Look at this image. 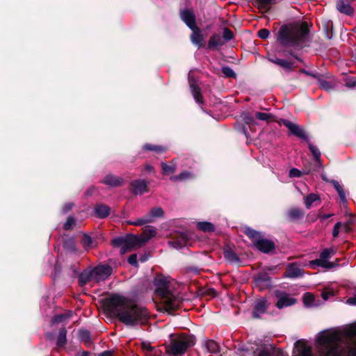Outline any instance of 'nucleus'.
<instances>
[{"label":"nucleus","instance_id":"obj_17","mask_svg":"<svg viewBox=\"0 0 356 356\" xmlns=\"http://www.w3.org/2000/svg\"><path fill=\"white\" fill-rule=\"evenodd\" d=\"M254 248L262 253L270 254L275 250L276 245L273 241L262 237L261 240L257 241Z\"/></svg>","mask_w":356,"mask_h":356},{"label":"nucleus","instance_id":"obj_22","mask_svg":"<svg viewBox=\"0 0 356 356\" xmlns=\"http://www.w3.org/2000/svg\"><path fill=\"white\" fill-rule=\"evenodd\" d=\"M190 29L192 31V33L190 35L191 42L198 46L199 47H202V42L204 40V38L203 35H202L201 29L197 26Z\"/></svg>","mask_w":356,"mask_h":356},{"label":"nucleus","instance_id":"obj_26","mask_svg":"<svg viewBox=\"0 0 356 356\" xmlns=\"http://www.w3.org/2000/svg\"><path fill=\"white\" fill-rule=\"evenodd\" d=\"M337 9L343 14L347 15H352L354 13V9L353 7L348 3L345 2L344 0H337L336 3Z\"/></svg>","mask_w":356,"mask_h":356},{"label":"nucleus","instance_id":"obj_42","mask_svg":"<svg viewBox=\"0 0 356 356\" xmlns=\"http://www.w3.org/2000/svg\"><path fill=\"white\" fill-rule=\"evenodd\" d=\"M63 247L66 250H67L72 252H74L76 251L75 242H74V238H69L65 239L63 243Z\"/></svg>","mask_w":356,"mask_h":356},{"label":"nucleus","instance_id":"obj_62","mask_svg":"<svg viewBox=\"0 0 356 356\" xmlns=\"http://www.w3.org/2000/svg\"><path fill=\"white\" fill-rule=\"evenodd\" d=\"M310 265L312 266H321L323 268L324 260L320 259H316L310 261Z\"/></svg>","mask_w":356,"mask_h":356},{"label":"nucleus","instance_id":"obj_8","mask_svg":"<svg viewBox=\"0 0 356 356\" xmlns=\"http://www.w3.org/2000/svg\"><path fill=\"white\" fill-rule=\"evenodd\" d=\"M94 280L97 282L108 279L113 273V268L110 265H98L92 269Z\"/></svg>","mask_w":356,"mask_h":356},{"label":"nucleus","instance_id":"obj_59","mask_svg":"<svg viewBox=\"0 0 356 356\" xmlns=\"http://www.w3.org/2000/svg\"><path fill=\"white\" fill-rule=\"evenodd\" d=\"M128 262L131 266L137 267L138 266V263L137 261V254H131L128 258Z\"/></svg>","mask_w":356,"mask_h":356},{"label":"nucleus","instance_id":"obj_1","mask_svg":"<svg viewBox=\"0 0 356 356\" xmlns=\"http://www.w3.org/2000/svg\"><path fill=\"white\" fill-rule=\"evenodd\" d=\"M104 312L129 327L145 325L150 319V314L145 307L131 303L128 298L118 293H113L102 300Z\"/></svg>","mask_w":356,"mask_h":356},{"label":"nucleus","instance_id":"obj_13","mask_svg":"<svg viewBox=\"0 0 356 356\" xmlns=\"http://www.w3.org/2000/svg\"><path fill=\"white\" fill-rule=\"evenodd\" d=\"M190 236L187 232L177 233L170 241H168L170 246L180 249L187 245Z\"/></svg>","mask_w":356,"mask_h":356},{"label":"nucleus","instance_id":"obj_24","mask_svg":"<svg viewBox=\"0 0 356 356\" xmlns=\"http://www.w3.org/2000/svg\"><path fill=\"white\" fill-rule=\"evenodd\" d=\"M95 216L99 218H105L111 213V208L104 204H97L94 208Z\"/></svg>","mask_w":356,"mask_h":356},{"label":"nucleus","instance_id":"obj_44","mask_svg":"<svg viewBox=\"0 0 356 356\" xmlns=\"http://www.w3.org/2000/svg\"><path fill=\"white\" fill-rule=\"evenodd\" d=\"M356 222V217L352 214L350 215L349 218L347 220V221L343 224V228L345 229V232L348 233L351 232L352 227L353 225Z\"/></svg>","mask_w":356,"mask_h":356},{"label":"nucleus","instance_id":"obj_63","mask_svg":"<svg viewBox=\"0 0 356 356\" xmlns=\"http://www.w3.org/2000/svg\"><path fill=\"white\" fill-rule=\"evenodd\" d=\"M338 264L334 262L328 261L327 260H324L323 268L327 269H332L337 266Z\"/></svg>","mask_w":356,"mask_h":356},{"label":"nucleus","instance_id":"obj_10","mask_svg":"<svg viewBox=\"0 0 356 356\" xmlns=\"http://www.w3.org/2000/svg\"><path fill=\"white\" fill-rule=\"evenodd\" d=\"M292 356H313L311 346L304 339L296 341Z\"/></svg>","mask_w":356,"mask_h":356},{"label":"nucleus","instance_id":"obj_29","mask_svg":"<svg viewBox=\"0 0 356 356\" xmlns=\"http://www.w3.org/2000/svg\"><path fill=\"white\" fill-rule=\"evenodd\" d=\"M92 279L94 280L92 270H83L79 276V284L81 286H85Z\"/></svg>","mask_w":356,"mask_h":356},{"label":"nucleus","instance_id":"obj_32","mask_svg":"<svg viewBox=\"0 0 356 356\" xmlns=\"http://www.w3.org/2000/svg\"><path fill=\"white\" fill-rule=\"evenodd\" d=\"M67 343V330L65 327H62L59 330V333L57 337L56 346L58 347H64Z\"/></svg>","mask_w":356,"mask_h":356},{"label":"nucleus","instance_id":"obj_39","mask_svg":"<svg viewBox=\"0 0 356 356\" xmlns=\"http://www.w3.org/2000/svg\"><path fill=\"white\" fill-rule=\"evenodd\" d=\"M192 177V174L190 172L184 170L179 173L178 175L172 176L170 179L172 181H183L189 179Z\"/></svg>","mask_w":356,"mask_h":356},{"label":"nucleus","instance_id":"obj_30","mask_svg":"<svg viewBox=\"0 0 356 356\" xmlns=\"http://www.w3.org/2000/svg\"><path fill=\"white\" fill-rule=\"evenodd\" d=\"M79 337L87 346H90L92 343L90 332L86 329H80L79 330Z\"/></svg>","mask_w":356,"mask_h":356},{"label":"nucleus","instance_id":"obj_41","mask_svg":"<svg viewBox=\"0 0 356 356\" xmlns=\"http://www.w3.org/2000/svg\"><path fill=\"white\" fill-rule=\"evenodd\" d=\"M161 165L163 172L165 175L172 174L176 171L177 168L175 164L168 165L165 162H162Z\"/></svg>","mask_w":356,"mask_h":356},{"label":"nucleus","instance_id":"obj_58","mask_svg":"<svg viewBox=\"0 0 356 356\" xmlns=\"http://www.w3.org/2000/svg\"><path fill=\"white\" fill-rule=\"evenodd\" d=\"M346 335L350 338L356 337V325H352L346 331Z\"/></svg>","mask_w":356,"mask_h":356},{"label":"nucleus","instance_id":"obj_43","mask_svg":"<svg viewBox=\"0 0 356 356\" xmlns=\"http://www.w3.org/2000/svg\"><path fill=\"white\" fill-rule=\"evenodd\" d=\"M321 75L320 74L318 76V79L317 80L318 81L320 88L327 90L330 91L333 89V85L330 81L324 80L321 78Z\"/></svg>","mask_w":356,"mask_h":356},{"label":"nucleus","instance_id":"obj_4","mask_svg":"<svg viewBox=\"0 0 356 356\" xmlns=\"http://www.w3.org/2000/svg\"><path fill=\"white\" fill-rule=\"evenodd\" d=\"M278 122L280 124H282L284 127H286L290 131L291 134H292L300 139H302L307 143L308 147L316 162V167L319 168H322L323 163H322V161L321 159V152L316 147H315L310 143L304 129L302 128H301L299 125H298L286 119L282 118L279 120Z\"/></svg>","mask_w":356,"mask_h":356},{"label":"nucleus","instance_id":"obj_55","mask_svg":"<svg viewBox=\"0 0 356 356\" xmlns=\"http://www.w3.org/2000/svg\"><path fill=\"white\" fill-rule=\"evenodd\" d=\"M259 8L266 9L270 6L273 0H255Z\"/></svg>","mask_w":356,"mask_h":356},{"label":"nucleus","instance_id":"obj_64","mask_svg":"<svg viewBox=\"0 0 356 356\" xmlns=\"http://www.w3.org/2000/svg\"><path fill=\"white\" fill-rule=\"evenodd\" d=\"M347 303L352 305H356V290L355 292L353 294V296L350 297L347 300Z\"/></svg>","mask_w":356,"mask_h":356},{"label":"nucleus","instance_id":"obj_6","mask_svg":"<svg viewBox=\"0 0 356 356\" xmlns=\"http://www.w3.org/2000/svg\"><path fill=\"white\" fill-rule=\"evenodd\" d=\"M111 245L115 248H120L121 254L143 246L141 237L134 234H127L124 236L115 238L112 240Z\"/></svg>","mask_w":356,"mask_h":356},{"label":"nucleus","instance_id":"obj_36","mask_svg":"<svg viewBox=\"0 0 356 356\" xmlns=\"http://www.w3.org/2000/svg\"><path fill=\"white\" fill-rule=\"evenodd\" d=\"M197 227L204 232H213L215 231L214 225L210 222H199L197 224Z\"/></svg>","mask_w":356,"mask_h":356},{"label":"nucleus","instance_id":"obj_47","mask_svg":"<svg viewBox=\"0 0 356 356\" xmlns=\"http://www.w3.org/2000/svg\"><path fill=\"white\" fill-rule=\"evenodd\" d=\"M336 253V251L333 248H325L320 254V258L323 260H327L330 259Z\"/></svg>","mask_w":356,"mask_h":356},{"label":"nucleus","instance_id":"obj_52","mask_svg":"<svg viewBox=\"0 0 356 356\" xmlns=\"http://www.w3.org/2000/svg\"><path fill=\"white\" fill-rule=\"evenodd\" d=\"M81 244L85 248H90L92 245V238L87 234H84L83 235V238L81 239Z\"/></svg>","mask_w":356,"mask_h":356},{"label":"nucleus","instance_id":"obj_49","mask_svg":"<svg viewBox=\"0 0 356 356\" xmlns=\"http://www.w3.org/2000/svg\"><path fill=\"white\" fill-rule=\"evenodd\" d=\"M222 72L227 78H236V74L229 66H223L222 67Z\"/></svg>","mask_w":356,"mask_h":356},{"label":"nucleus","instance_id":"obj_5","mask_svg":"<svg viewBox=\"0 0 356 356\" xmlns=\"http://www.w3.org/2000/svg\"><path fill=\"white\" fill-rule=\"evenodd\" d=\"M195 337L193 334H181L172 339L167 347L166 352L173 356H181L195 343Z\"/></svg>","mask_w":356,"mask_h":356},{"label":"nucleus","instance_id":"obj_16","mask_svg":"<svg viewBox=\"0 0 356 356\" xmlns=\"http://www.w3.org/2000/svg\"><path fill=\"white\" fill-rule=\"evenodd\" d=\"M131 191L133 194L143 195L149 191L148 182L144 179H136L130 183Z\"/></svg>","mask_w":356,"mask_h":356},{"label":"nucleus","instance_id":"obj_50","mask_svg":"<svg viewBox=\"0 0 356 356\" xmlns=\"http://www.w3.org/2000/svg\"><path fill=\"white\" fill-rule=\"evenodd\" d=\"M234 37V34L232 31H231L229 28H224L223 29V35H222V39L225 42H229L231 40H232Z\"/></svg>","mask_w":356,"mask_h":356},{"label":"nucleus","instance_id":"obj_34","mask_svg":"<svg viewBox=\"0 0 356 356\" xmlns=\"http://www.w3.org/2000/svg\"><path fill=\"white\" fill-rule=\"evenodd\" d=\"M144 151H152L159 154L164 153L167 151V148L162 145H155L150 143H146L143 145Z\"/></svg>","mask_w":356,"mask_h":356},{"label":"nucleus","instance_id":"obj_56","mask_svg":"<svg viewBox=\"0 0 356 356\" xmlns=\"http://www.w3.org/2000/svg\"><path fill=\"white\" fill-rule=\"evenodd\" d=\"M270 31L266 29H261L257 32V36L263 40H266L269 37Z\"/></svg>","mask_w":356,"mask_h":356},{"label":"nucleus","instance_id":"obj_48","mask_svg":"<svg viewBox=\"0 0 356 356\" xmlns=\"http://www.w3.org/2000/svg\"><path fill=\"white\" fill-rule=\"evenodd\" d=\"M149 222V220L147 218L146 216L141 218H138L136 221H127L128 225H135V226H141Z\"/></svg>","mask_w":356,"mask_h":356},{"label":"nucleus","instance_id":"obj_35","mask_svg":"<svg viewBox=\"0 0 356 356\" xmlns=\"http://www.w3.org/2000/svg\"><path fill=\"white\" fill-rule=\"evenodd\" d=\"M332 183L334 188L337 191L341 202L343 204L346 203L347 200H346V193H345L342 186H341V184L339 183V181H337L336 180H332Z\"/></svg>","mask_w":356,"mask_h":356},{"label":"nucleus","instance_id":"obj_15","mask_svg":"<svg viewBox=\"0 0 356 356\" xmlns=\"http://www.w3.org/2000/svg\"><path fill=\"white\" fill-rule=\"evenodd\" d=\"M253 280L255 285L261 288H270L272 286V279L266 271H259L255 274Z\"/></svg>","mask_w":356,"mask_h":356},{"label":"nucleus","instance_id":"obj_9","mask_svg":"<svg viewBox=\"0 0 356 356\" xmlns=\"http://www.w3.org/2000/svg\"><path fill=\"white\" fill-rule=\"evenodd\" d=\"M275 297L278 298V300L275 304V306L278 309L292 306L297 302L296 298L290 297L288 294L284 293L280 290H276L275 291Z\"/></svg>","mask_w":356,"mask_h":356},{"label":"nucleus","instance_id":"obj_11","mask_svg":"<svg viewBox=\"0 0 356 356\" xmlns=\"http://www.w3.org/2000/svg\"><path fill=\"white\" fill-rule=\"evenodd\" d=\"M268 60L272 63L282 67L286 72H291L293 71L294 68L296 67L295 61L291 59H282L277 58L276 56H269Z\"/></svg>","mask_w":356,"mask_h":356},{"label":"nucleus","instance_id":"obj_57","mask_svg":"<svg viewBox=\"0 0 356 356\" xmlns=\"http://www.w3.org/2000/svg\"><path fill=\"white\" fill-rule=\"evenodd\" d=\"M256 356H273V353L268 349L264 348L260 350H257L254 352Z\"/></svg>","mask_w":356,"mask_h":356},{"label":"nucleus","instance_id":"obj_38","mask_svg":"<svg viewBox=\"0 0 356 356\" xmlns=\"http://www.w3.org/2000/svg\"><path fill=\"white\" fill-rule=\"evenodd\" d=\"M317 341L319 344L325 346H332V337L330 334H323L318 337Z\"/></svg>","mask_w":356,"mask_h":356},{"label":"nucleus","instance_id":"obj_14","mask_svg":"<svg viewBox=\"0 0 356 356\" xmlns=\"http://www.w3.org/2000/svg\"><path fill=\"white\" fill-rule=\"evenodd\" d=\"M179 17L189 29H193L197 26L195 15L192 8L180 9Z\"/></svg>","mask_w":356,"mask_h":356},{"label":"nucleus","instance_id":"obj_60","mask_svg":"<svg viewBox=\"0 0 356 356\" xmlns=\"http://www.w3.org/2000/svg\"><path fill=\"white\" fill-rule=\"evenodd\" d=\"M299 72L302 73V74H304L307 76H312L313 78H315V79H318V76L320 74H317V73H314L313 72H310V71H308V70H306L305 69H300L299 70Z\"/></svg>","mask_w":356,"mask_h":356},{"label":"nucleus","instance_id":"obj_23","mask_svg":"<svg viewBox=\"0 0 356 356\" xmlns=\"http://www.w3.org/2000/svg\"><path fill=\"white\" fill-rule=\"evenodd\" d=\"M303 270L294 264L288 266L284 276L289 278H296L302 276Z\"/></svg>","mask_w":356,"mask_h":356},{"label":"nucleus","instance_id":"obj_2","mask_svg":"<svg viewBox=\"0 0 356 356\" xmlns=\"http://www.w3.org/2000/svg\"><path fill=\"white\" fill-rule=\"evenodd\" d=\"M310 28L307 22H293L282 25L276 33L277 42L284 47L302 49L308 44Z\"/></svg>","mask_w":356,"mask_h":356},{"label":"nucleus","instance_id":"obj_28","mask_svg":"<svg viewBox=\"0 0 356 356\" xmlns=\"http://www.w3.org/2000/svg\"><path fill=\"white\" fill-rule=\"evenodd\" d=\"M145 216L149 220V222H152L154 218L163 217L164 211L161 207H156L152 208Z\"/></svg>","mask_w":356,"mask_h":356},{"label":"nucleus","instance_id":"obj_33","mask_svg":"<svg viewBox=\"0 0 356 356\" xmlns=\"http://www.w3.org/2000/svg\"><path fill=\"white\" fill-rule=\"evenodd\" d=\"M322 29L325 35V37L330 40L333 37V23L332 21L323 22L322 24Z\"/></svg>","mask_w":356,"mask_h":356},{"label":"nucleus","instance_id":"obj_61","mask_svg":"<svg viewBox=\"0 0 356 356\" xmlns=\"http://www.w3.org/2000/svg\"><path fill=\"white\" fill-rule=\"evenodd\" d=\"M286 54L291 56L292 58L299 61L300 63H304L303 59L295 53L293 49H289L286 51Z\"/></svg>","mask_w":356,"mask_h":356},{"label":"nucleus","instance_id":"obj_51","mask_svg":"<svg viewBox=\"0 0 356 356\" xmlns=\"http://www.w3.org/2000/svg\"><path fill=\"white\" fill-rule=\"evenodd\" d=\"M75 223V218L72 216H69L63 225V229L66 231L71 230Z\"/></svg>","mask_w":356,"mask_h":356},{"label":"nucleus","instance_id":"obj_20","mask_svg":"<svg viewBox=\"0 0 356 356\" xmlns=\"http://www.w3.org/2000/svg\"><path fill=\"white\" fill-rule=\"evenodd\" d=\"M191 93L195 100V102L198 104H203L204 99L201 92L200 88L195 83V81L193 78H189L188 79Z\"/></svg>","mask_w":356,"mask_h":356},{"label":"nucleus","instance_id":"obj_21","mask_svg":"<svg viewBox=\"0 0 356 356\" xmlns=\"http://www.w3.org/2000/svg\"><path fill=\"white\" fill-rule=\"evenodd\" d=\"M101 182L111 187H118L122 185L124 179L122 177L108 174Z\"/></svg>","mask_w":356,"mask_h":356},{"label":"nucleus","instance_id":"obj_37","mask_svg":"<svg viewBox=\"0 0 356 356\" xmlns=\"http://www.w3.org/2000/svg\"><path fill=\"white\" fill-rule=\"evenodd\" d=\"M156 231L154 229H147L143 231V236H140L142 244L145 245L146 243L152 237L155 236Z\"/></svg>","mask_w":356,"mask_h":356},{"label":"nucleus","instance_id":"obj_25","mask_svg":"<svg viewBox=\"0 0 356 356\" xmlns=\"http://www.w3.org/2000/svg\"><path fill=\"white\" fill-rule=\"evenodd\" d=\"M223 255L225 259L231 264H238L241 262L239 257L229 245L224 248Z\"/></svg>","mask_w":356,"mask_h":356},{"label":"nucleus","instance_id":"obj_7","mask_svg":"<svg viewBox=\"0 0 356 356\" xmlns=\"http://www.w3.org/2000/svg\"><path fill=\"white\" fill-rule=\"evenodd\" d=\"M321 356H356V343L348 346L342 350H339L337 344L325 346L321 350Z\"/></svg>","mask_w":356,"mask_h":356},{"label":"nucleus","instance_id":"obj_54","mask_svg":"<svg viewBox=\"0 0 356 356\" xmlns=\"http://www.w3.org/2000/svg\"><path fill=\"white\" fill-rule=\"evenodd\" d=\"M243 121L247 124H251L254 122V118L249 113H243L242 114Z\"/></svg>","mask_w":356,"mask_h":356},{"label":"nucleus","instance_id":"obj_40","mask_svg":"<svg viewBox=\"0 0 356 356\" xmlns=\"http://www.w3.org/2000/svg\"><path fill=\"white\" fill-rule=\"evenodd\" d=\"M256 118L266 121V122H270L274 121L275 116L270 113H262V112H256L255 113Z\"/></svg>","mask_w":356,"mask_h":356},{"label":"nucleus","instance_id":"obj_45","mask_svg":"<svg viewBox=\"0 0 356 356\" xmlns=\"http://www.w3.org/2000/svg\"><path fill=\"white\" fill-rule=\"evenodd\" d=\"M311 172V170H304L303 172H301L300 170L293 168L289 170V175L290 177H300L304 174H309Z\"/></svg>","mask_w":356,"mask_h":356},{"label":"nucleus","instance_id":"obj_53","mask_svg":"<svg viewBox=\"0 0 356 356\" xmlns=\"http://www.w3.org/2000/svg\"><path fill=\"white\" fill-rule=\"evenodd\" d=\"M315 300L314 296L311 293H305L303 296V302L305 305H311Z\"/></svg>","mask_w":356,"mask_h":356},{"label":"nucleus","instance_id":"obj_31","mask_svg":"<svg viewBox=\"0 0 356 356\" xmlns=\"http://www.w3.org/2000/svg\"><path fill=\"white\" fill-rule=\"evenodd\" d=\"M204 346L207 351L210 353L217 354L220 353V348L219 344L214 340L209 339L206 341Z\"/></svg>","mask_w":356,"mask_h":356},{"label":"nucleus","instance_id":"obj_18","mask_svg":"<svg viewBox=\"0 0 356 356\" xmlns=\"http://www.w3.org/2000/svg\"><path fill=\"white\" fill-rule=\"evenodd\" d=\"M286 220L289 222H296L302 219L305 216V211L298 207H292L286 213Z\"/></svg>","mask_w":356,"mask_h":356},{"label":"nucleus","instance_id":"obj_27","mask_svg":"<svg viewBox=\"0 0 356 356\" xmlns=\"http://www.w3.org/2000/svg\"><path fill=\"white\" fill-rule=\"evenodd\" d=\"M243 232L252 242L254 247L256 245L257 241L261 240L263 237L261 232L250 227H246Z\"/></svg>","mask_w":356,"mask_h":356},{"label":"nucleus","instance_id":"obj_3","mask_svg":"<svg viewBox=\"0 0 356 356\" xmlns=\"http://www.w3.org/2000/svg\"><path fill=\"white\" fill-rule=\"evenodd\" d=\"M153 284L155 286V293L161 298L163 309L170 314L180 309L183 304L182 300L173 295L170 289V281L162 274H157L154 279Z\"/></svg>","mask_w":356,"mask_h":356},{"label":"nucleus","instance_id":"obj_19","mask_svg":"<svg viewBox=\"0 0 356 356\" xmlns=\"http://www.w3.org/2000/svg\"><path fill=\"white\" fill-rule=\"evenodd\" d=\"M225 41L218 33H213L211 35L208 43L207 49L210 50H218L225 44Z\"/></svg>","mask_w":356,"mask_h":356},{"label":"nucleus","instance_id":"obj_46","mask_svg":"<svg viewBox=\"0 0 356 356\" xmlns=\"http://www.w3.org/2000/svg\"><path fill=\"white\" fill-rule=\"evenodd\" d=\"M318 200H319L318 196L314 193H310L307 195L305 198V203L307 209H309L312 207V204Z\"/></svg>","mask_w":356,"mask_h":356},{"label":"nucleus","instance_id":"obj_12","mask_svg":"<svg viewBox=\"0 0 356 356\" xmlns=\"http://www.w3.org/2000/svg\"><path fill=\"white\" fill-rule=\"evenodd\" d=\"M269 307L267 299L261 298L257 299L254 302V305L252 312V317L253 318H260L261 315L266 313Z\"/></svg>","mask_w":356,"mask_h":356}]
</instances>
